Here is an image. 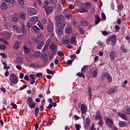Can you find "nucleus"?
Masks as SVG:
<instances>
[{
    "label": "nucleus",
    "mask_w": 130,
    "mask_h": 130,
    "mask_svg": "<svg viewBox=\"0 0 130 130\" xmlns=\"http://www.w3.org/2000/svg\"><path fill=\"white\" fill-rule=\"evenodd\" d=\"M9 80L10 82V86H13L14 84V85H16V84H17L18 81V77L13 73L10 74Z\"/></svg>",
    "instance_id": "1"
},
{
    "label": "nucleus",
    "mask_w": 130,
    "mask_h": 130,
    "mask_svg": "<svg viewBox=\"0 0 130 130\" xmlns=\"http://www.w3.org/2000/svg\"><path fill=\"white\" fill-rule=\"evenodd\" d=\"M53 29H54L53 27V24H52V22H51V21H50V19H49L47 25V32L51 34L52 37L54 36V32L53 31Z\"/></svg>",
    "instance_id": "2"
},
{
    "label": "nucleus",
    "mask_w": 130,
    "mask_h": 130,
    "mask_svg": "<svg viewBox=\"0 0 130 130\" xmlns=\"http://www.w3.org/2000/svg\"><path fill=\"white\" fill-rule=\"evenodd\" d=\"M117 39V38L116 37V36L114 35L109 37L108 39L106 40V42L108 44H110L111 42V45L114 46V45H115V44H116Z\"/></svg>",
    "instance_id": "3"
},
{
    "label": "nucleus",
    "mask_w": 130,
    "mask_h": 130,
    "mask_svg": "<svg viewBox=\"0 0 130 130\" xmlns=\"http://www.w3.org/2000/svg\"><path fill=\"white\" fill-rule=\"evenodd\" d=\"M26 103L27 105H28L29 108L34 109L35 107H36V103L35 102H33V99H32L31 97L27 98Z\"/></svg>",
    "instance_id": "4"
},
{
    "label": "nucleus",
    "mask_w": 130,
    "mask_h": 130,
    "mask_svg": "<svg viewBox=\"0 0 130 130\" xmlns=\"http://www.w3.org/2000/svg\"><path fill=\"white\" fill-rule=\"evenodd\" d=\"M91 8V4L90 3L87 2L83 4V7L82 8V13H88L89 9Z\"/></svg>",
    "instance_id": "5"
},
{
    "label": "nucleus",
    "mask_w": 130,
    "mask_h": 130,
    "mask_svg": "<svg viewBox=\"0 0 130 130\" xmlns=\"http://www.w3.org/2000/svg\"><path fill=\"white\" fill-rule=\"evenodd\" d=\"M102 77L103 78H106L108 80V83H111L112 82V77L110 74L104 72L102 74Z\"/></svg>",
    "instance_id": "6"
},
{
    "label": "nucleus",
    "mask_w": 130,
    "mask_h": 130,
    "mask_svg": "<svg viewBox=\"0 0 130 130\" xmlns=\"http://www.w3.org/2000/svg\"><path fill=\"white\" fill-rule=\"evenodd\" d=\"M27 12L29 14L30 16H33L37 14V10L32 7L28 8L27 9Z\"/></svg>",
    "instance_id": "7"
},
{
    "label": "nucleus",
    "mask_w": 130,
    "mask_h": 130,
    "mask_svg": "<svg viewBox=\"0 0 130 130\" xmlns=\"http://www.w3.org/2000/svg\"><path fill=\"white\" fill-rule=\"evenodd\" d=\"M45 10L47 16H49L52 13V11H53V7L52 6H50L45 8Z\"/></svg>",
    "instance_id": "8"
},
{
    "label": "nucleus",
    "mask_w": 130,
    "mask_h": 130,
    "mask_svg": "<svg viewBox=\"0 0 130 130\" xmlns=\"http://www.w3.org/2000/svg\"><path fill=\"white\" fill-rule=\"evenodd\" d=\"M94 118L96 120H103V117L101 116V113L100 112V111H98L96 112V114Z\"/></svg>",
    "instance_id": "9"
},
{
    "label": "nucleus",
    "mask_w": 130,
    "mask_h": 130,
    "mask_svg": "<svg viewBox=\"0 0 130 130\" xmlns=\"http://www.w3.org/2000/svg\"><path fill=\"white\" fill-rule=\"evenodd\" d=\"M72 24L79 29L80 34H82V27H80V24L77 23V21L75 19H73Z\"/></svg>",
    "instance_id": "10"
},
{
    "label": "nucleus",
    "mask_w": 130,
    "mask_h": 130,
    "mask_svg": "<svg viewBox=\"0 0 130 130\" xmlns=\"http://www.w3.org/2000/svg\"><path fill=\"white\" fill-rule=\"evenodd\" d=\"M116 56V52L115 51H112L110 53V59L112 61Z\"/></svg>",
    "instance_id": "11"
},
{
    "label": "nucleus",
    "mask_w": 130,
    "mask_h": 130,
    "mask_svg": "<svg viewBox=\"0 0 130 130\" xmlns=\"http://www.w3.org/2000/svg\"><path fill=\"white\" fill-rule=\"evenodd\" d=\"M88 110V106L85 104H82V114H85Z\"/></svg>",
    "instance_id": "12"
},
{
    "label": "nucleus",
    "mask_w": 130,
    "mask_h": 130,
    "mask_svg": "<svg viewBox=\"0 0 130 130\" xmlns=\"http://www.w3.org/2000/svg\"><path fill=\"white\" fill-rule=\"evenodd\" d=\"M64 19H66V17L60 14H58L55 17V20L57 22H58V21L60 22L61 21L64 20Z\"/></svg>",
    "instance_id": "13"
},
{
    "label": "nucleus",
    "mask_w": 130,
    "mask_h": 130,
    "mask_svg": "<svg viewBox=\"0 0 130 130\" xmlns=\"http://www.w3.org/2000/svg\"><path fill=\"white\" fill-rule=\"evenodd\" d=\"M105 123L108 126H111L113 124V121L112 119L107 118L105 119Z\"/></svg>",
    "instance_id": "14"
},
{
    "label": "nucleus",
    "mask_w": 130,
    "mask_h": 130,
    "mask_svg": "<svg viewBox=\"0 0 130 130\" xmlns=\"http://www.w3.org/2000/svg\"><path fill=\"white\" fill-rule=\"evenodd\" d=\"M11 20L12 22H18L19 20V15L18 14H15L11 18Z\"/></svg>",
    "instance_id": "15"
},
{
    "label": "nucleus",
    "mask_w": 130,
    "mask_h": 130,
    "mask_svg": "<svg viewBox=\"0 0 130 130\" xmlns=\"http://www.w3.org/2000/svg\"><path fill=\"white\" fill-rule=\"evenodd\" d=\"M43 40V34H40L39 37L36 38L35 40V43L37 44V43H39L40 42L39 40Z\"/></svg>",
    "instance_id": "16"
},
{
    "label": "nucleus",
    "mask_w": 130,
    "mask_h": 130,
    "mask_svg": "<svg viewBox=\"0 0 130 130\" xmlns=\"http://www.w3.org/2000/svg\"><path fill=\"white\" fill-rule=\"evenodd\" d=\"M30 21L31 23H32V25H34L36 24V23H37V22H38V17L37 16L32 17L30 19Z\"/></svg>",
    "instance_id": "17"
},
{
    "label": "nucleus",
    "mask_w": 130,
    "mask_h": 130,
    "mask_svg": "<svg viewBox=\"0 0 130 130\" xmlns=\"http://www.w3.org/2000/svg\"><path fill=\"white\" fill-rule=\"evenodd\" d=\"M115 92H116V87L114 86L109 90L108 94L109 95H111V94H114Z\"/></svg>",
    "instance_id": "18"
},
{
    "label": "nucleus",
    "mask_w": 130,
    "mask_h": 130,
    "mask_svg": "<svg viewBox=\"0 0 130 130\" xmlns=\"http://www.w3.org/2000/svg\"><path fill=\"white\" fill-rule=\"evenodd\" d=\"M117 114L119 115V116H120L121 118L124 119V120H127V116H126L125 114H122V113L120 112H118Z\"/></svg>",
    "instance_id": "19"
},
{
    "label": "nucleus",
    "mask_w": 130,
    "mask_h": 130,
    "mask_svg": "<svg viewBox=\"0 0 130 130\" xmlns=\"http://www.w3.org/2000/svg\"><path fill=\"white\" fill-rule=\"evenodd\" d=\"M3 36L4 38L5 39H6V40H9V39H10V38H11V36L10 35V34L7 32H4L3 33Z\"/></svg>",
    "instance_id": "20"
},
{
    "label": "nucleus",
    "mask_w": 130,
    "mask_h": 130,
    "mask_svg": "<svg viewBox=\"0 0 130 130\" xmlns=\"http://www.w3.org/2000/svg\"><path fill=\"white\" fill-rule=\"evenodd\" d=\"M94 18L96 19L95 21V25H98V24L101 22V18H100V17L97 14L94 16Z\"/></svg>",
    "instance_id": "21"
},
{
    "label": "nucleus",
    "mask_w": 130,
    "mask_h": 130,
    "mask_svg": "<svg viewBox=\"0 0 130 130\" xmlns=\"http://www.w3.org/2000/svg\"><path fill=\"white\" fill-rule=\"evenodd\" d=\"M72 27L67 26L65 28L66 34H71L72 33Z\"/></svg>",
    "instance_id": "22"
},
{
    "label": "nucleus",
    "mask_w": 130,
    "mask_h": 130,
    "mask_svg": "<svg viewBox=\"0 0 130 130\" xmlns=\"http://www.w3.org/2000/svg\"><path fill=\"white\" fill-rule=\"evenodd\" d=\"M56 25L58 28H63L66 26V24H63L61 21H57Z\"/></svg>",
    "instance_id": "23"
},
{
    "label": "nucleus",
    "mask_w": 130,
    "mask_h": 130,
    "mask_svg": "<svg viewBox=\"0 0 130 130\" xmlns=\"http://www.w3.org/2000/svg\"><path fill=\"white\" fill-rule=\"evenodd\" d=\"M23 52H24L25 54H28V53H30V52L31 51L30 48H27V47L26 46L23 47Z\"/></svg>",
    "instance_id": "24"
},
{
    "label": "nucleus",
    "mask_w": 130,
    "mask_h": 130,
    "mask_svg": "<svg viewBox=\"0 0 130 130\" xmlns=\"http://www.w3.org/2000/svg\"><path fill=\"white\" fill-rule=\"evenodd\" d=\"M50 49L51 50V51H54L55 52H56L57 51V48L55 45H50L49 46Z\"/></svg>",
    "instance_id": "25"
},
{
    "label": "nucleus",
    "mask_w": 130,
    "mask_h": 130,
    "mask_svg": "<svg viewBox=\"0 0 130 130\" xmlns=\"http://www.w3.org/2000/svg\"><path fill=\"white\" fill-rule=\"evenodd\" d=\"M15 62L17 63V64H23V60L21 59V57H18L16 60Z\"/></svg>",
    "instance_id": "26"
},
{
    "label": "nucleus",
    "mask_w": 130,
    "mask_h": 130,
    "mask_svg": "<svg viewBox=\"0 0 130 130\" xmlns=\"http://www.w3.org/2000/svg\"><path fill=\"white\" fill-rule=\"evenodd\" d=\"M13 28L17 32V33H21V28H20L19 26L16 25H12Z\"/></svg>",
    "instance_id": "27"
},
{
    "label": "nucleus",
    "mask_w": 130,
    "mask_h": 130,
    "mask_svg": "<svg viewBox=\"0 0 130 130\" xmlns=\"http://www.w3.org/2000/svg\"><path fill=\"white\" fill-rule=\"evenodd\" d=\"M1 9H2V10H7V9H8V5H7V3H6V2L2 3Z\"/></svg>",
    "instance_id": "28"
},
{
    "label": "nucleus",
    "mask_w": 130,
    "mask_h": 130,
    "mask_svg": "<svg viewBox=\"0 0 130 130\" xmlns=\"http://www.w3.org/2000/svg\"><path fill=\"white\" fill-rule=\"evenodd\" d=\"M22 32L23 35H26L27 34V31L26 30V26H25V23L22 25Z\"/></svg>",
    "instance_id": "29"
},
{
    "label": "nucleus",
    "mask_w": 130,
    "mask_h": 130,
    "mask_svg": "<svg viewBox=\"0 0 130 130\" xmlns=\"http://www.w3.org/2000/svg\"><path fill=\"white\" fill-rule=\"evenodd\" d=\"M32 29L35 33H39V32H40V28H39V27H37L36 25L33 26Z\"/></svg>",
    "instance_id": "30"
},
{
    "label": "nucleus",
    "mask_w": 130,
    "mask_h": 130,
    "mask_svg": "<svg viewBox=\"0 0 130 130\" xmlns=\"http://www.w3.org/2000/svg\"><path fill=\"white\" fill-rule=\"evenodd\" d=\"M118 123L120 127H125V126H126V123H125L124 121H119Z\"/></svg>",
    "instance_id": "31"
},
{
    "label": "nucleus",
    "mask_w": 130,
    "mask_h": 130,
    "mask_svg": "<svg viewBox=\"0 0 130 130\" xmlns=\"http://www.w3.org/2000/svg\"><path fill=\"white\" fill-rule=\"evenodd\" d=\"M44 45V41L39 42V44L38 45V46H37L38 49H41V48L43 47Z\"/></svg>",
    "instance_id": "32"
},
{
    "label": "nucleus",
    "mask_w": 130,
    "mask_h": 130,
    "mask_svg": "<svg viewBox=\"0 0 130 130\" xmlns=\"http://www.w3.org/2000/svg\"><path fill=\"white\" fill-rule=\"evenodd\" d=\"M20 47V42L16 41L14 45V49H18Z\"/></svg>",
    "instance_id": "33"
},
{
    "label": "nucleus",
    "mask_w": 130,
    "mask_h": 130,
    "mask_svg": "<svg viewBox=\"0 0 130 130\" xmlns=\"http://www.w3.org/2000/svg\"><path fill=\"white\" fill-rule=\"evenodd\" d=\"M17 5V2L15 1V0H12V1L9 3L8 6H10V7H14Z\"/></svg>",
    "instance_id": "34"
},
{
    "label": "nucleus",
    "mask_w": 130,
    "mask_h": 130,
    "mask_svg": "<svg viewBox=\"0 0 130 130\" xmlns=\"http://www.w3.org/2000/svg\"><path fill=\"white\" fill-rule=\"evenodd\" d=\"M88 93L89 95V100L91 101V100L92 99V93L91 91V87H90L88 88Z\"/></svg>",
    "instance_id": "35"
},
{
    "label": "nucleus",
    "mask_w": 130,
    "mask_h": 130,
    "mask_svg": "<svg viewBox=\"0 0 130 130\" xmlns=\"http://www.w3.org/2000/svg\"><path fill=\"white\" fill-rule=\"evenodd\" d=\"M63 33V28L62 27L59 28L58 30V35H59V36H61Z\"/></svg>",
    "instance_id": "36"
},
{
    "label": "nucleus",
    "mask_w": 130,
    "mask_h": 130,
    "mask_svg": "<svg viewBox=\"0 0 130 130\" xmlns=\"http://www.w3.org/2000/svg\"><path fill=\"white\" fill-rule=\"evenodd\" d=\"M97 74H98V69L93 70L92 72V77H93V78H96V77H97Z\"/></svg>",
    "instance_id": "37"
},
{
    "label": "nucleus",
    "mask_w": 130,
    "mask_h": 130,
    "mask_svg": "<svg viewBox=\"0 0 130 130\" xmlns=\"http://www.w3.org/2000/svg\"><path fill=\"white\" fill-rule=\"evenodd\" d=\"M20 17L22 20H26V13H20Z\"/></svg>",
    "instance_id": "38"
},
{
    "label": "nucleus",
    "mask_w": 130,
    "mask_h": 130,
    "mask_svg": "<svg viewBox=\"0 0 130 130\" xmlns=\"http://www.w3.org/2000/svg\"><path fill=\"white\" fill-rule=\"evenodd\" d=\"M18 3L20 6L23 7V6H25V0H17Z\"/></svg>",
    "instance_id": "39"
},
{
    "label": "nucleus",
    "mask_w": 130,
    "mask_h": 130,
    "mask_svg": "<svg viewBox=\"0 0 130 130\" xmlns=\"http://www.w3.org/2000/svg\"><path fill=\"white\" fill-rule=\"evenodd\" d=\"M123 113L126 114V115H129L130 114V108L127 109L126 110H123L122 111Z\"/></svg>",
    "instance_id": "40"
},
{
    "label": "nucleus",
    "mask_w": 130,
    "mask_h": 130,
    "mask_svg": "<svg viewBox=\"0 0 130 130\" xmlns=\"http://www.w3.org/2000/svg\"><path fill=\"white\" fill-rule=\"evenodd\" d=\"M76 5H77V7H78V9H79L80 13H82V5H81V3L78 2L76 3Z\"/></svg>",
    "instance_id": "41"
},
{
    "label": "nucleus",
    "mask_w": 130,
    "mask_h": 130,
    "mask_svg": "<svg viewBox=\"0 0 130 130\" xmlns=\"http://www.w3.org/2000/svg\"><path fill=\"white\" fill-rule=\"evenodd\" d=\"M0 42H2L4 44H6V45H9V43L4 39V38H0Z\"/></svg>",
    "instance_id": "42"
},
{
    "label": "nucleus",
    "mask_w": 130,
    "mask_h": 130,
    "mask_svg": "<svg viewBox=\"0 0 130 130\" xmlns=\"http://www.w3.org/2000/svg\"><path fill=\"white\" fill-rule=\"evenodd\" d=\"M88 69V66L85 65L82 68V74H85L86 73V70Z\"/></svg>",
    "instance_id": "43"
},
{
    "label": "nucleus",
    "mask_w": 130,
    "mask_h": 130,
    "mask_svg": "<svg viewBox=\"0 0 130 130\" xmlns=\"http://www.w3.org/2000/svg\"><path fill=\"white\" fill-rule=\"evenodd\" d=\"M120 48L121 51H122L124 53H127V49L124 48V46H121Z\"/></svg>",
    "instance_id": "44"
},
{
    "label": "nucleus",
    "mask_w": 130,
    "mask_h": 130,
    "mask_svg": "<svg viewBox=\"0 0 130 130\" xmlns=\"http://www.w3.org/2000/svg\"><path fill=\"white\" fill-rule=\"evenodd\" d=\"M48 5H49V2H48V1H46L45 2H44V5H43V8L44 9H46V8H47L48 6Z\"/></svg>",
    "instance_id": "45"
},
{
    "label": "nucleus",
    "mask_w": 130,
    "mask_h": 130,
    "mask_svg": "<svg viewBox=\"0 0 130 130\" xmlns=\"http://www.w3.org/2000/svg\"><path fill=\"white\" fill-rule=\"evenodd\" d=\"M85 121H86V124H85V126H89L90 122V119L86 118L85 119Z\"/></svg>",
    "instance_id": "46"
},
{
    "label": "nucleus",
    "mask_w": 130,
    "mask_h": 130,
    "mask_svg": "<svg viewBox=\"0 0 130 130\" xmlns=\"http://www.w3.org/2000/svg\"><path fill=\"white\" fill-rule=\"evenodd\" d=\"M40 55V51H37L34 54V56L36 58L38 57V56H39Z\"/></svg>",
    "instance_id": "47"
},
{
    "label": "nucleus",
    "mask_w": 130,
    "mask_h": 130,
    "mask_svg": "<svg viewBox=\"0 0 130 130\" xmlns=\"http://www.w3.org/2000/svg\"><path fill=\"white\" fill-rule=\"evenodd\" d=\"M48 46H49V44L48 43H46L45 46L44 47L43 50H44V51H46V50H47V49H48Z\"/></svg>",
    "instance_id": "48"
},
{
    "label": "nucleus",
    "mask_w": 130,
    "mask_h": 130,
    "mask_svg": "<svg viewBox=\"0 0 130 130\" xmlns=\"http://www.w3.org/2000/svg\"><path fill=\"white\" fill-rule=\"evenodd\" d=\"M82 26H88V22H87V21L83 19L82 20Z\"/></svg>",
    "instance_id": "49"
},
{
    "label": "nucleus",
    "mask_w": 130,
    "mask_h": 130,
    "mask_svg": "<svg viewBox=\"0 0 130 130\" xmlns=\"http://www.w3.org/2000/svg\"><path fill=\"white\" fill-rule=\"evenodd\" d=\"M50 4L52 5H56L57 4V0H49Z\"/></svg>",
    "instance_id": "50"
},
{
    "label": "nucleus",
    "mask_w": 130,
    "mask_h": 130,
    "mask_svg": "<svg viewBox=\"0 0 130 130\" xmlns=\"http://www.w3.org/2000/svg\"><path fill=\"white\" fill-rule=\"evenodd\" d=\"M32 25H33V23H32V22H29V21H28L26 23V26L27 27H28V28H32Z\"/></svg>",
    "instance_id": "51"
},
{
    "label": "nucleus",
    "mask_w": 130,
    "mask_h": 130,
    "mask_svg": "<svg viewBox=\"0 0 130 130\" xmlns=\"http://www.w3.org/2000/svg\"><path fill=\"white\" fill-rule=\"evenodd\" d=\"M117 8L118 11H121L123 8V5H122V4H119V5H118Z\"/></svg>",
    "instance_id": "52"
},
{
    "label": "nucleus",
    "mask_w": 130,
    "mask_h": 130,
    "mask_svg": "<svg viewBox=\"0 0 130 130\" xmlns=\"http://www.w3.org/2000/svg\"><path fill=\"white\" fill-rule=\"evenodd\" d=\"M0 49L2 50H5V49H7V46L6 45H0Z\"/></svg>",
    "instance_id": "53"
},
{
    "label": "nucleus",
    "mask_w": 130,
    "mask_h": 130,
    "mask_svg": "<svg viewBox=\"0 0 130 130\" xmlns=\"http://www.w3.org/2000/svg\"><path fill=\"white\" fill-rule=\"evenodd\" d=\"M36 2H37V4H38V6L39 7H41L42 6L43 3H42V2H41V1H40V0H37Z\"/></svg>",
    "instance_id": "54"
},
{
    "label": "nucleus",
    "mask_w": 130,
    "mask_h": 130,
    "mask_svg": "<svg viewBox=\"0 0 130 130\" xmlns=\"http://www.w3.org/2000/svg\"><path fill=\"white\" fill-rule=\"evenodd\" d=\"M38 25L41 29V30H43V29H44V27H43V25H42V23H41V22H38Z\"/></svg>",
    "instance_id": "55"
},
{
    "label": "nucleus",
    "mask_w": 130,
    "mask_h": 130,
    "mask_svg": "<svg viewBox=\"0 0 130 130\" xmlns=\"http://www.w3.org/2000/svg\"><path fill=\"white\" fill-rule=\"evenodd\" d=\"M71 40H70V39H67L64 42V44L65 45H67L68 44H69V43H70Z\"/></svg>",
    "instance_id": "56"
},
{
    "label": "nucleus",
    "mask_w": 130,
    "mask_h": 130,
    "mask_svg": "<svg viewBox=\"0 0 130 130\" xmlns=\"http://www.w3.org/2000/svg\"><path fill=\"white\" fill-rule=\"evenodd\" d=\"M102 19L105 21L106 20V16L105 15V14L104 13V12H102Z\"/></svg>",
    "instance_id": "57"
},
{
    "label": "nucleus",
    "mask_w": 130,
    "mask_h": 130,
    "mask_svg": "<svg viewBox=\"0 0 130 130\" xmlns=\"http://www.w3.org/2000/svg\"><path fill=\"white\" fill-rule=\"evenodd\" d=\"M46 72L47 74H49V75H53V72L52 71L50 70V69H47Z\"/></svg>",
    "instance_id": "58"
},
{
    "label": "nucleus",
    "mask_w": 130,
    "mask_h": 130,
    "mask_svg": "<svg viewBox=\"0 0 130 130\" xmlns=\"http://www.w3.org/2000/svg\"><path fill=\"white\" fill-rule=\"evenodd\" d=\"M75 128L76 130H80V128H81V125L79 124H75Z\"/></svg>",
    "instance_id": "59"
},
{
    "label": "nucleus",
    "mask_w": 130,
    "mask_h": 130,
    "mask_svg": "<svg viewBox=\"0 0 130 130\" xmlns=\"http://www.w3.org/2000/svg\"><path fill=\"white\" fill-rule=\"evenodd\" d=\"M75 41H76V37H72L71 39V44H73V43H74V42H75Z\"/></svg>",
    "instance_id": "60"
},
{
    "label": "nucleus",
    "mask_w": 130,
    "mask_h": 130,
    "mask_svg": "<svg viewBox=\"0 0 130 130\" xmlns=\"http://www.w3.org/2000/svg\"><path fill=\"white\" fill-rule=\"evenodd\" d=\"M27 84H24L23 86L19 88L20 91H22V90H24V89H26L27 87Z\"/></svg>",
    "instance_id": "61"
},
{
    "label": "nucleus",
    "mask_w": 130,
    "mask_h": 130,
    "mask_svg": "<svg viewBox=\"0 0 130 130\" xmlns=\"http://www.w3.org/2000/svg\"><path fill=\"white\" fill-rule=\"evenodd\" d=\"M42 22L44 24H46V23H47V19L45 18H43L42 19Z\"/></svg>",
    "instance_id": "62"
},
{
    "label": "nucleus",
    "mask_w": 130,
    "mask_h": 130,
    "mask_svg": "<svg viewBox=\"0 0 130 130\" xmlns=\"http://www.w3.org/2000/svg\"><path fill=\"white\" fill-rule=\"evenodd\" d=\"M35 113H39V107H37L35 108Z\"/></svg>",
    "instance_id": "63"
},
{
    "label": "nucleus",
    "mask_w": 130,
    "mask_h": 130,
    "mask_svg": "<svg viewBox=\"0 0 130 130\" xmlns=\"http://www.w3.org/2000/svg\"><path fill=\"white\" fill-rule=\"evenodd\" d=\"M126 40H127V41H128V42L129 43H130V37L129 36H126L125 37Z\"/></svg>",
    "instance_id": "64"
}]
</instances>
